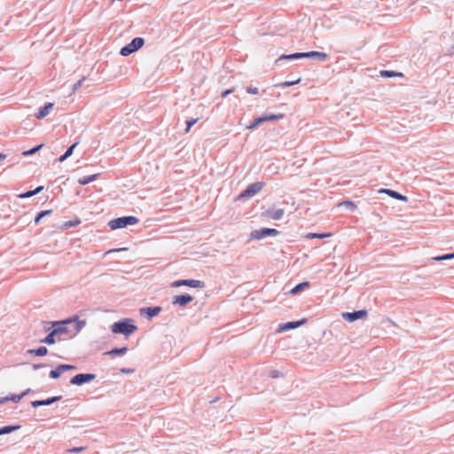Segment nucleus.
I'll return each instance as SVG.
<instances>
[{
    "instance_id": "1",
    "label": "nucleus",
    "mask_w": 454,
    "mask_h": 454,
    "mask_svg": "<svg viewBox=\"0 0 454 454\" xmlns=\"http://www.w3.org/2000/svg\"><path fill=\"white\" fill-rule=\"evenodd\" d=\"M86 325L85 320H80L78 317H74L64 321L53 323V329L56 334L70 333V337L77 335Z\"/></svg>"
},
{
    "instance_id": "2",
    "label": "nucleus",
    "mask_w": 454,
    "mask_h": 454,
    "mask_svg": "<svg viewBox=\"0 0 454 454\" xmlns=\"http://www.w3.org/2000/svg\"><path fill=\"white\" fill-rule=\"evenodd\" d=\"M111 329L114 333H122L125 336H129L137 331V327L130 324L129 320H123L113 324Z\"/></svg>"
},
{
    "instance_id": "3",
    "label": "nucleus",
    "mask_w": 454,
    "mask_h": 454,
    "mask_svg": "<svg viewBox=\"0 0 454 454\" xmlns=\"http://www.w3.org/2000/svg\"><path fill=\"white\" fill-rule=\"evenodd\" d=\"M138 222H139V220L136 216H132V215L122 216V217H119V218L111 220L108 223V226L110 227L111 230H117V229L125 228L128 225H135Z\"/></svg>"
},
{
    "instance_id": "4",
    "label": "nucleus",
    "mask_w": 454,
    "mask_h": 454,
    "mask_svg": "<svg viewBox=\"0 0 454 454\" xmlns=\"http://www.w3.org/2000/svg\"><path fill=\"white\" fill-rule=\"evenodd\" d=\"M144 43L145 41L143 38L136 37L131 41L130 43L121 48V54L122 56H128L139 50L144 45Z\"/></svg>"
},
{
    "instance_id": "5",
    "label": "nucleus",
    "mask_w": 454,
    "mask_h": 454,
    "mask_svg": "<svg viewBox=\"0 0 454 454\" xmlns=\"http://www.w3.org/2000/svg\"><path fill=\"white\" fill-rule=\"evenodd\" d=\"M279 231L276 229L263 228L262 230H255L250 233L251 239H262L267 236H277Z\"/></svg>"
},
{
    "instance_id": "6",
    "label": "nucleus",
    "mask_w": 454,
    "mask_h": 454,
    "mask_svg": "<svg viewBox=\"0 0 454 454\" xmlns=\"http://www.w3.org/2000/svg\"><path fill=\"white\" fill-rule=\"evenodd\" d=\"M182 286H186L193 288H203L205 286L204 282L196 279H183L176 280L171 284L173 287H179Z\"/></svg>"
},
{
    "instance_id": "7",
    "label": "nucleus",
    "mask_w": 454,
    "mask_h": 454,
    "mask_svg": "<svg viewBox=\"0 0 454 454\" xmlns=\"http://www.w3.org/2000/svg\"><path fill=\"white\" fill-rule=\"evenodd\" d=\"M95 378H96V375L93 373H86V374L80 373V374L74 376L71 379L70 383L73 385L80 386L86 382H90V381L93 380Z\"/></svg>"
},
{
    "instance_id": "8",
    "label": "nucleus",
    "mask_w": 454,
    "mask_h": 454,
    "mask_svg": "<svg viewBox=\"0 0 454 454\" xmlns=\"http://www.w3.org/2000/svg\"><path fill=\"white\" fill-rule=\"evenodd\" d=\"M264 186L263 183H254L251 184L241 194L240 197H252L254 194L258 193L262 187Z\"/></svg>"
},
{
    "instance_id": "9",
    "label": "nucleus",
    "mask_w": 454,
    "mask_h": 454,
    "mask_svg": "<svg viewBox=\"0 0 454 454\" xmlns=\"http://www.w3.org/2000/svg\"><path fill=\"white\" fill-rule=\"evenodd\" d=\"M367 315V311L365 309L357 310L355 312H346L342 314V317L348 321V322H354L359 318L365 317Z\"/></svg>"
},
{
    "instance_id": "10",
    "label": "nucleus",
    "mask_w": 454,
    "mask_h": 454,
    "mask_svg": "<svg viewBox=\"0 0 454 454\" xmlns=\"http://www.w3.org/2000/svg\"><path fill=\"white\" fill-rule=\"evenodd\" d=\"M76 367L71 364H60L55 370L50 372V377L52 379H58L60 374L66 371L75 370Z\"/></svg>"
},
{
    "instance_id": "11",
    "label": "nucleus",
    "mask_w": 454,
    "mask_h": 454,
    "mask_svg": "<svg viewBox=\"0 0 454 454\" xmlns=\"http://www.w3.org/2000/svg\"><path fill=\"white\" fill-rule=\"evenodd\" d=\"M193 301V297L190 294L176 295L173 299V304L185 307L188 303Z\"/></svg>"
},
{
    "instance_id": "12",
    "label": "nucleus",
    "mask_w": 454,
    "mask_h": 454,
    "mask_svg": "<svg viewBox=\"0 0 454 454\" xmlns=\"http://www.w3.org/2000/svg\"><path fill=\"white\" fill-rule=\"evenodd\" d=\"M379 192L380 193H386L388 196H390L391 198H394V199L398 200L407 201V197L406 196H403V195L398 193L397 192L390 190V189H380L379 191Z\"/></svg>"
},
{
    "instance_id": "13",
    "label": "nucleus",
    "mask_w": 454,
    "mask_h": 454,
    "mask_svg": "<svg viewBox=\"0 0 454 454\" xmlns=\"http://www.w3.org/2000/svg\"><path fill=\"white\" fill-rule=\"evenodd\" d=\"M305 321L306 320L304 319V320H301V321L288 322L286 324L280 325L279 327H278V331L279 332H285V331H288V330H291V329L297 328L300 325H303L305 323Z\"/></svg>"
},
{
    "instance_id": "14",
    "label": "nucleus",
    "mask_w": 454,
    "mask_h": 454,
    "mask_svg": "<svg viewBox=\"0 0 454 454\" xmlns=\"http://www.w3.org/2000/svg\"><path fill=\"white\" fill-rule=\"evenodd\" d=\"M53 103H47L43 107L39 109L38 113L35 114V117L38 120L43 119L50 114V112L53 108Z\"/></svg>"
},
{
    "instance_id": "15",
    "label": "nucleus",
    "mask_w": 454,
    "mask_h": 454,
    "mask_svg": "<svg viewBox=\"0 0 454 454\" xmlns=\"http://www.w3.org/2000/svg\"><path fill=\"white\" fill-rule=\"evenodd\" d=\"M59 399H60V396H53V397L46 399V400L33 401L32 406L36 408V407L43 406V405H50Z\"/></svg>"
},
{
    "instance_id": "16",
    "label": "nucleus",
    "mask_w": 454,
    "mask_h": 454,
    "mask_svg": "<svg viewBox=\"0 0 454 454\" xmlns=\"http://www.w3.org/2000/svg\"><path fill=\"white\" fill-rule=\"evenodd\" d=\"M285 214V211L284 209L280 208V209H277V210H274V211H267L265 213V215L270 217V219L272 220H279L283 217Z\"/></svg>"
},
{
    "instance_id": "17",
    "label": "nucleus",
    "mask_w": 454,
    "mask_h": 454,
    "mask_svg": "<svg viewBox=\"0 0 454 454\" xmlns=\"http://www.w3.org/2000/svg\"><path fill=\"white\" fill-rule=\"evenodd\" d=\"M161 310L160 307L144 308L141 309V313L146 314L149 317L157 316Z\"/></svg>"
},
{
    "instance_id": "18",
    "label": "nucleus",
    "mask_w": 454,
    "mask_h": 454,
    "mask_svg": "<svg viewBox=\"0 0 454 454\" xmlns=\"http://www.w3.org/2000/svg\"><path fill=\"white\" fill-rule=\"evenodd\" d=\"M308 58L307 52H299V53H294L290 55H282L279 59H303Z\"/></svg>"
},
{
    "instance_id": "19",
    "label": "nucleus",
    "mask_w": 454,
    "mask_h": 454,
    "mask_svg": "<svg viewBox=\"0 0 454 454\" xmlns=\"http://www.w3.org/2000/svg\"><path fill=\"white\" fill-rule=\"evenodd\" d=\"M56 332H54L53 330L43 340H41V342L42 343H46V344H49V345H51V344H54L56 342L55 340V336H56Z\"/></svg>"
},
{
    "instance_id": "20",
    "label": "nucleus",
    "mask_w": 454,
    "mask_h": 454,
    "mask_svg": "<svg viewBox=\"0 0 454 454\" xmlns=\"http://www.w3.org/2000/svg\"><path fill=\"white\" fill-rule=\"evenodd\" d=\"M98 177V175L95 174V175H91V176H83L82 178H80L78 180V183L81 184V185H85V184H88L93 181H95Z\"/></svg>"
},
{
    "instance_id": "21",
    "label": "nucleus",
    "mask_w": 454,
    "mask_h": 454,
    "mask_svg": "<svg viewBox=\"0 0 454 454\" xmlns=\"http://www.w3.org/2000/svg\"><path fill=\"white\" fill-rule=\"evenodd\" d=\"M27 352L29 354H35V356H43L47 355L48 349L45 347H40L36 349H29Z\"/></svg>"
},
{
    "instance_id": "22",
    "label": "nucleus",
    "mask_w": 454,
    "mask_h": 454,
    "mask_svg": "<svg viewBox=\"0 0 454 454\" xmlns=\"http://www.w3.org/2000/svg\"><path fill=\"white\" fill-rule=\"evenodd\" d=\"M380 75L385 78L395 77V76L403 77V74L402 73H396V72L388 71V70L381 71Z\"/></svg>"
},
{
    "instance_id": "23",
    "label": "nucleus",
    "mask_w": 454,
    "mask_h": 454,
    "mask_svg": "<svg viewBox=\"0 0 454 454\" xmlns=\"http://www.w3.org/2000/svg\"><path fill=\"white\" fill-rule=\"evenodd\" d=\"M43 190V186H39L37 187L35 190L34 191H29L27 192H25V193H21L19 195V198H21V199H24V198H30L35 194H37L38 192H40L41 191Z\"/></svg>"
},
{
    "instance_id": "24",
    "label": "nucleus",
    "mask_w": 454,
    "mask_h": 454,
    "mask_svg": "<svg viewBox=\"0 0 454 454\" xmlns=\"http://www.w3.org/2000/svg\"><path fill=\"white\" fill-rule=\"evenodd\" d=\"M309 282H302V283H300L298 284L296 286H294L291 291L290 293L292 294H298L300 291L303 290L305 287L309 286Z\"/></svg>"
},
{
    "instance_id": "25",
    "label": "nucleus",
    "mask_w": 454,
    "mask_h": 454,
    "mask_svg": "<svg viewBox=\"0 0 454 454\" xmlns=\"http://www.w3.org/2000/svg\"><path fill=\"white\" fill-rule=\"evenodd\" d=\"M308 53V58H310V57H317L319 59L321 60H325L326 58H327V54L325 53V52H320V51H309V52H307Z\"/></svg>"
},
{
    "instance_id": "26",
    "label": "nucleus",
    "mask_w": 454,
    "mask_h": 454,
    "mask_svg": "<svg viewBox=\"0 0 454 454\" xmlns=\"http://www.w3.org/2000/svg\"><path fill=\"white\" fill-rule=\"evenodd\" d=\"M126 352H127V348L123 347V348H114V349L106 352V355H108V356L123 355Z\"/></svg>"
},
{
    "instance_id": "27",
    "label": "nucleus",
    "mask_w": 454,
    "mask_h": 454,
    "mask_svg": "<svg viewBox=\"0 0 454 454\" xmlns=\"http://www.w3.org/2000/svg\"><path fill=\"white\" fill-rule=\"evenodd\" d=\"M330 233H309L307 235L309 239H324L329 237Z\"/></svg>"
},
{
    "instance_id": "28",
    "label": "nucleus",
    "mask_w": 454,
    "mask_h": 454,
    "mask_svg": "<svg viewBox=\"0 0 454 454\" xmlns=\"http://www.w3.org/2000/svg\"><path fill=\"white\" fill-rule=\"evenodd\" d=\"M26 395V393H22L21 395H11V396H6L4 397V400L7 402V401H13L15 403H18L21 400V398Z\"/></svg>"
},
{
    "instance_id": "29",
    "label": "nucleus",
    "mask_w": 454,
    "mask_h": 454,
    "mask_svg": "<svg viewBox=\"0 0 454 454\" xmlns=\"http://www.w3.org/2000/svg\"><path fill=\"white\" fill-rule=\"evenodd\" d=\"M51 213V210H44V211L40 212V213L35 216V224H38V223H39V222H40V220H41L43 216H45V215H50Z\"/></svg>"
},
{
    "instance_id": "30",
    "label": "nucleus",
    "mask_w": 454,
    "mask_h": 454,
    "mask_svg": "<svg viewBox=\"0 0 454 454\" xmlns=\"http://www.w3.org/2000/svg\"><path fill=\"white\" fill-rule=\"evenodd\" d=\"M17 428H19V427H12V426L4 427L0 429V435L4 434H9Z\"/></svg>"
},
{
    "instance_id": "31",
    "label": "nucleus",
    "mask_w": 454,
    "mask_h": 454,
    "mask_svg": "<svg viewBox=\"0 0 454 454\" xmlns=\"http://www.w3.org/2000/svg\"><path fill=\"white\" fill-rule=\"evenodd\" d=\"M199 121V118H196V119H191L189 121H186V129H184V133H188L191 129V128L196 124Z\"/></svg>"
},
{
    "instance_id": "32",
    "label": "nucleus",
    "mask_w": 454,
    "mask_h": 454,
    "mask_svg": "<svg viewBox=\"0 0 454 454\" xmlns=\"http://www.w3.org/2000/svg\"><path fill=\"white\" fill-rule=\"evenodd\" d=\"M43 145L42 144V145H37V146H35V147H34V148H32L30 150L25 151L23 153V155H25V156L32 155V154L35 153L36 152H38L43 147Z\"/></svg>"
},
{
    "instance_id": "33",
    "label": "nucleus",
    "mask_w": 454,
    "mask_h": 454,
    "mask_svg": "<svg viewBox=\"0 0 454 454\" xmlns=\"http://www.w3.org/2000/svg\"><path fill=\"white\" fill-rule=\"evenodd\" d=\"M262 123H263V120L261 117H258L254 120V121L251 125L247 126V129H254Z\"/></svg>"
},
{
    "instance_id": "34",
    "label": "nucleus",
    "mask_w": 454,
    "mask_h": 454,
    "mask_svg": "<svg viewBox=\"0 0 454 454\" xmlns=\"http://www.w3.org/2000/svg\"><path fill=\"white\" fill-rule=\"evenodd\" d=\"M301 79L298 78L297 80L295 81H292V82H284L282 83H280L278 86L279 87H290V86H293V85H295V84H298L300 82Z\"/></svg>"
},
{
    "instance_id": "35",
    "label": "nucleus",
    "mask_w": 454,
    "mask_h": 454,
    "mask_svg": "<svg viewBox=\"0 0 454 454\" xmlns=\"http://www.w3.org/2000/svg\"><path fill=\"white\" fill-rule=\"evenodd\" d=\"M454 258V253L453 254H447L442 256H437L434 259L437 261H442V260H449Z\"/></svg>"
},
{
    "instance_id": "36",
    "label": "nucleus",
    "mask_w": 454,
    "mask_h": 454,
    "mask_svg": "<svg viewBox=\"0 0 454 454\" xmlns=\"http://www.w3.org/2000/svg\"><path fill=\"white\" fill-rule=\"evenodd\" d=\"M283 118H284V114H282L268 115V120H270V121H278V120H281Z\"/></svg>"
},
{
    "instance_id": "37",
    "label": "nucleus",
    "mask_w": 454,
    "mask_h": 454,
    "mask_svg": "<svg viewBox=\"0 0 454 454\" xmlns=\"http://www.w3.org/2000/svg\"><path fill=\"white\" fill-rule=\"evenodd\" d=\"M78 145V142H75L74 144H73L67 151H66V156H71L73 154V152H74V149L76 147V145Z\"/></svg>"
},
{
    "instance_id": "38",
    "label": "nucleus",
    "mask_w": 454,
    "mask_h": 454,
    "mask_svg": "<svg viewBox=\"0 0 454 454\" xmlns=\"http://www.w3.org/2000/svg\"><path fill=\"white\" fill-rule=\"evenodd\" d=\"M80 223H81V221L79 219H77L74 222H67V223H65V227L66 228L74 227V226L80 224Z\"/></svg>"
},
{
    "instance_id": "39",
    "label": "nucleus",
    "mask_w": 454,
    "mask_h": 454,
    "mask_svg": "<svg viewBox=\"0 0 454 454\" xmlns=\"http://www.w3.org/2000/svg\"><path fill=\"white\" fill-rule=\"evenodd\" d=\"M342 205H345L351 209H354L356 207V205L352 201H348V200L343 201L342 203L339 204V206H342Z\"/></svg>"
},
{
    "instance_id": "40",
    "label": "nucleus",
    "mask_w": 454,
    "mask_h": 454,
    "mask_svg": "<svg viewBox=\"0 0 454 454\" xmlns=\"http://www.w3.org/2000/svg\"><path fill=\"white\" fill-rule=\"evenodd\" d=\"M84 77H82L81 80H79L74 85V88H73V90L75 91L77 90L83 83L84 82Z\"/></svg>"
},
{
    "instance_id": "41",
    "label": "nucleus",
    "mask_w": 454,
    "mask_h": 454,
    "mask_svg": "<svg viewBox=\"0 0 454 454\" xmlns=\"http://www.w3.org/2000/svg\"><path fill=\"white\" fill-rule=\"evenodd\" d=\"M247 92L249 94H257L258 89L256 87H249L247 89Z\"/></svg>"
},
{
    "instance_id": "42",
    "label": "nucleus",
    "mask_w": 454,
    "mask_h": 454,
    "mask_svg": "<svg viewBox=\"0 0 454 454\" xmlns=\"http://www.w3.org/2000/svg\"><path fill=\"white\" fill-rule=\"evenodd\" d=\"M234 91V89H230L222 93V98L227 97V95L232 93Z\"/></svg>"
},
{
    "instance_id": "43",
    "label": "nucleus",
    "mask_w": 454,
    "mask_h": 454,
    "mask_svg": "<svg viewBox=\"0 0 454 454\" xmlns=\"http://www.w3.org/2000/svg\"><path fill=\"white\" fill-rule=\"evenodd\" d=\"M84 449H85L84 447H77V448H74V449L70 450L69 451H71V452H81Z\"/></svg>"
},
{
    "instance_id": "44",
    "label": "nucleus",
    "mask_w": 454,
    "mask_h": 454,
    "mask_svg": "<svg viewBox=\"0 0 454 454\" xmlns=\"http://www.w3.org/2000/svg\"><path fill=\"white\" fill-rule=\"evenodd\" d=\"M68 158V156H66V153H64L63 155H61L59 157V161L60 162H63L64 160H66Z\"/></svg>"
},
{
    "instance_id": "45",
    "label": "nucleus",
    "mask_w": 454,
    "mask_h": 454,
    "mask_svg": "<svg viewBox=\"0 0 454 454\" xmlns=\"http://www.w3.org/2000/svg\"><path fill=\"white\" fill-rule=\"evenodd\" d=\"M6 155L4 153H0V161L5 160Z\"/></svg>"
},
{
    "instance_id": "46",
    "label": "nucleus",
    "mask_w": 454,
    "mask_h": 454,
    "mask_svg": "<svg viewBox=\"0 0 454 454\" xmlns=\"http://www.w3.org/2000/svg\"><path fill=\"white\" fill-rule=\"evenodd\" d=\"M261 118L263 120V122L270 121V120H268V115L267 116H262Z\"/></svg>"
},
{
    "instance_id": "47",
    "label": "nucleus",
    "mask_w": 454,
    "mask_h": 454,
    "mask_svg": "<svg viewBox=\"0 0 454 454\" xmlns=\"http://www.w3.org/2000/svg\"><path fill=\"white\" fill-rule=\"evenodd\" d=\"M5 402H6V401L4 400V398L0 399V404H1V403H5Z\"/></svg>"
}]
</instances>
